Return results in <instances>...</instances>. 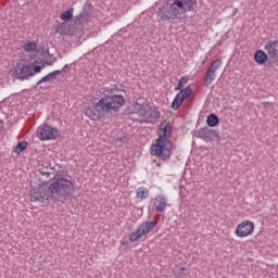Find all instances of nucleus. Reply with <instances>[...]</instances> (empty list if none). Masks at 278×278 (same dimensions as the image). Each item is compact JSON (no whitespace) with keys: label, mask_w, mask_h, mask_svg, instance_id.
Returning a JSON list of instances; mask_svg holds the SVG:
<instances>
[{"label":"nucleus","mask_w":278,"mask_h":278,"mask_svg":"<svg viewBox=\"0 0 278 278\" xmlns=\"http://www.w3.org/2000/svg\"><path fill=\"white\" fill-rule=\"evenodd\" d=\"M192 96V88L187 87L185 89H179V92L175 96L173 102H172V108L173 110H179L181 105L184 104V101L188 99V97Z\"/></svg>","instance_id":"9b49d317"},{"label":"nucleus","mask_w":278,"mask_h":278,"mask_svg":"<svg viewBox=\"0 0 278 278\" xmlns=\"http://www.w3.org/2000/svg\"><path fill=\"white\" fill-rule=\"evenodd\" d=\"M268 53L264 52V50H256L254 52V62L262 66L268 62Z\"/></svg>","instance_id":"2eb2a0df"},{"label":"nucleus","mask_w":278,"mask_h":278,"mask_svg":"<svg viewBox=\"0 0 278 278\" xmlns=\"http://www.w3.org/2000/svg\"><path fill=\"white\" fill-rule=\"evenodd\" d=\"M150 153L163 162L170 160L173 155V142L170 141V124L168 122L161 123L157 130V138L150 147Z\"/></svg>","instance_id":"7ed1b4c3"},{"label":"nucleus","mask_w":278,"mask_h":278,"mask_svg":"<svg viewBox=\"0 0 278 278\" xmlns=\"http://www.w3.org/2000/svg\"><path fill=\"white\" fill-rule=\"evenodd\" d=\"M27 149V142L22 141L17 143V146L14 148V153L17 155L22 153V151H25Z\"/></svg>","instance_id":"aec40b11"},{"label":"nucleus","mask_w":278,"mask_h":278,"mask_svg":"<svg viewBox=\"0 0 278 278\" xmlns=\"http://www.w3.org/2000/svg\"><path fill=\"white\" fill-rule=\"evenodd\" d=\"M197 8V0H175L169 8H162L160 16L162 21H170L179 17L180 14L192 12Z\"/></svg>","instance_id":"39448f33"},{"label":"nucleus","mask_w":278,"mask_h":278,"mask_svg":"<svg viewBox=\"0 0 278 278\" xmlns=\"http://www.w3.org/2000/svg\"><path fill=\"white\" fill-rule=\"evenodd\" d=\"M155 210H166L168 207V199L164 194H159L154 198Z\"/></svg>","instance_id":"4468645a"},{"label":"nucleus","mask_w":278,"mask_h":278,"mask_svg":"<svg viewBox=\"0 0 278 278\" xmlns=\"http://www.w3.org/2000/svg\"><path fill=\"white\" fill-rule=\"evenodd\" d=\"M121 92H125V90L118 87V85L102 87L100 94H103V97L99 101L91 99L85 105V116L89 121H101L103 114H116V112H121V109L125 108L126 103L125 96L121 94Z\"/></svg>","instance_id":"f257e3e1"},{"label":"nucleus","mask_w":278,"mask_h":278,"mask_svg":"<svg viewBox=\"0 0 278 278\" xmlns=\"http://www.w3.org/2000/svg\"><path fill=\"white\" fill-rule=\"evenodd\" d=\"M219 137L220 135L218 134V131L214 129H205L200 135V138L204 140V142H214V139Z\"/></svg>","instance_id":"ddd939ff"},{"label":"nucleus","mask_w":278,"mask_h":278,"mask_svg":"<svg viewBox=\"0 0 278 278\" xmlns=\"http://www.w3.org/2000/svg\"><path fill=\"white\" fill-rule=\"evenodd\" d=\"M157 227V222H144L135 231L129 233V242H138L142 236L151 233Z\"/></svg>","instance_id":"0eeeda50"},{"label":"nucleus","mask_w":278,"mask_h":278,"mask_svg":"<svg viewBox=\"0 0 278 278\" xmlns=\"http://www.w3.org/2000/svg\"><path fill=\"white\" fill-rule=\"evenodd\" d=\"M60 71H54L49 73L47 76H43L38 84H45V81H49L51 79V77H55V75H59Z\"/></svg>","instance_id":"4be33fe9"},{"label":"nucleus","mask_w":278,"mask_h":278,"mask_svg":"<svg viewBox=\"0 0 278 278\" xmlns=\"http://www.w3.org/2000/svg\"><path fill=\"white\" fill-rule=\"evenodd\" d=\"M188 81H190V77L189 76H182L179 81L177 87H175V91L177 92V90H181L185 89L184 86H186V84H188Z\"/></svg>","instance_id":"a211bd4d"},{"label":"nucleus","mask_w":278,"mask_h":278,"mask_svg":"<svg viewBox=\"0 0 278 278\" xmlns=\"http://www.w3.org/2000/svg\"><path fill=\"white\" fill-rule=\"evenodd\" d=\"M136 197L140 201H144L146 199H149V189L147 187H139L136 191Z\"/></svg>","instance_id":"dca6fc26"},{"label":"nucleus","mask_w":278,"mask_h":278,"mask_svg":"<svg viewBox=\"0 0 278 278\" xmlns=\"http://www.w3.org/2000/svg\"><path fill=\"white\" fill-rule=\"evenodd\" d=\"M264 49L271 60H278V40L268 41Z\"/></svg>","instance_id":"f8f14e48"},{"label":"nucleus","mask_w":278,"mask_h":278,"mask_svg":"<svg viewBox=\"0 0 278 278\" xmlns=\"http://www.w3.org/2000/svg\"><path fill=\"white\" fill-rule=\"evenodd\" d=\"M132 121L138 123H155L160 118L157 108L151 106L144 98H138L136 102L129 106Z\"/></svg>","instance_id":"20e7f679"},{"label":"nucleus","mask_w":278,"mask_h":278,"mask_svg":"<svg viewBox=\"0 0 278 278\" xmlns=\"http://www.w3.org/2000/svg\"><path fill=\"white\" fill-rule=\"evenodd\" d=\"M75 184L73 180L54 176L51 182H41L29 191L30 201L33 203H45L46 201H60L66 197H71Z\"/></svg>","instance_id":"f03ea898"},{"label":"nucleus","mask_w":278,"mask_h":278,"mask_svg":"<svg viewBox=\"0 0 278 278\" xmlns=\"http://www.w3.org/2000/svg\"><path fill=\"white\" fill-rule=\"evenodd\" d=\"M254 231L255 224L251 220H243L237 225L235 235L237 238H249V236H253Z\"/></svg>","instance_id":"6e6552de"},{"label":"nucleus","mask_w":278,"mask_h":278,"mask_svg":"<svg viewBox=\"0 0 278 278\" xmlns=\"http://www.w3.org/2000/svg\"><path fill=\"white\" fill-rule=\"evenodd\" d=\"M60 18L61 21H71V18H73V9H70L61 13Z\"/></svg>","instance_id":"6ab92c4d"},{"label":"nucleus","mask_w":278,"mask_h":278,"mask_svg":"<svg viewBox=\"0 0 278 278\" xmlns=\"http://www.w3.org/2000/svg\"><path fill=\"white\" fill-rule=\"evenodd\" d=\"M42 71V66L40 65H25L23 63H17L16 66L13 70V73L17 79H21L22 81L24 79H30V77H34V75L40 73Z\"/></svg>","instance_id":"423d86ee"},{"label":"nucleus","mask_w":278,"mask_h":278,"mask_svg":"<svg viewBox=\"0 0 278 278\" xmlns=\"http://www.w3.org/2000/svg\"><path fill=\"white\" fill-rule=\"evenodd\" d=\"M37 45L34 41H29L24 46V51L27 53H33V51H36Z\"/></svg>","instance_id":"412c9836"},{"label":"nucleus","mask_w":278,"mask_h":278,"mask_svg":"<svg viewBox=\"0 0 278 278\" xmlns=\"http://www.w3.org/2000/svg\"><path fill=\"white\" fill-rule=\"evenodd\" d=\"M39 140H58L60 138V130L53 126H42L37 129Z\"/></svg>","instance_id":"1a4fd4ad"},{"label":"nucleus","mask_w":278,"mask_h":278,"mask_svg":"<svg viewBox=\"0 0 278 278\" xmlns=\"http://www.w3.org/2000/svg\"><path fill=\"white\" fill-rule=\"evenodd\" d=\"M223 66V59H217L213 61L205 74L204 77V86L210 87L211 84H214L216 79V71H218Z\"/></svg>","instance_id":"9d476101"},{"label":"nucleus","mask_w":278,"mask_h":278,"mask_svg":"<svg viewBox=\"0 0 278 278\" xmlns=\"http://www.w3.org/2000/svg\"><path fill=\"white\" fill-rule=\"evenodd\" d=\"M219 123L220 121L218 119V115L216 114H210L206 117V125H208V127H216Z\"/></svg>","instance_id":"f3484780"},{"label":"nucleus","mask_w":278,"mask_h":278,"mask_svg":"<svg viewBox=\"0 0 278 278\" xmlns=\"http://www.w3.org/2000/svg\"><path fill=\"white\" fill-rule=\"evenodd\" d=\"M66 25L61 24L56 27V33L60 34L61 36H66Z\"/></svg>","instance_id":"5701e85b"},{"label":"nucleus","mask_w":278,"mask_h":278,"mask_svg":"<svg viewBox=\"0 0 278 278\" xmlns=\"http://www.w3.org/2000/svg\"><path fill=\"white\" fill-rule=\"evenodd\" d=\"M180 270H187V268L186 267H181Z\"/></svg>","instance_id":"393cba45"},{"label":"nucleus","mask_w":278,"mask_h":278,"mask_svg":"<svg viewBox=\"0 0 278 278\" xmlns=\"http://www.w3.org/2000/svg\"><path fill=\"white\" fill-rule=\"evenodd\" d=\"M153 162L156 164V166H157L159 168L162 166V164H161L160 162L156 163L155 160H154Z\"/></svg>","instance_id":"b1692460"}]
</instances>
